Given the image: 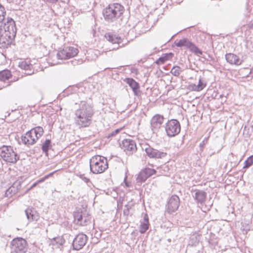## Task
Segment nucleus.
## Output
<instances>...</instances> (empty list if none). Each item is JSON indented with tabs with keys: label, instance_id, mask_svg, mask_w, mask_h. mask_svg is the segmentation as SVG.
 Segmentation results:
<instances>
[{
	"label": "nucleus",
	"instance_id": "f257e3e1",
	"mask_svg": "<svg viewBox=\"0 0 253 253\" xmlns=\"http://www.w3.org/2000/svg\"><path fill=\"white\" fill-rule=\"evenodd\" d=\"M3 22L0 26V43L8 45L15 39L17 29L15 21L11 18L7 17Z\"/></svg>",
	"mask_w": 253,
	"mask_h": 253
},
{
	"label": "nucleus",
	"instance_id": "f03ea898",
	"mask_svg": "<svg viewBox=\"0 0 253 253\" xmlns=\"http://www.w3.org/2000/svg\"><path fill=\"white\" fill-rule=\"evenodd\" d=\"M93 114L91 106L84 102L75 112V123L79 127H87L91 123V119Z\"/></svg>",
	"mask_w": 253,
	"mask_h": 253
},
{
	"label": "nucleus",
	"instance_id": "7ed1b4c3",
	"mask_svg": "<svg viewBox=\"0 0 253 253\" xmlns=\"http://www.w3.org/2000/svg\"><path fill=\"white\" fill-rule=\"evenodd\" d=\"M124 11V7L119 3L109 4L103 11L105 20L108 22H113L118 19Z\"/></svg>",
	"mask_w": 253,
	"mask_h": 253
},
{
	"label": "nucleus",
	"instance_id": "20e7f679",
	"mask_svg": "<svg viewBox=\"0 0 253 253\" xmlns=\"http://www.w3.org/2000/svg\"><path fill=\"white\" fill-rule=\"evenodd\" d=\"M89 167L93 173H102L108 168L107 159L100 155L94 156L89 160Z\"/></svg>",
	"mask_w": 253,
	"mask_h": 253
},
{
	"label": "nucleus",
	"instance_id": "39448f33",
	"mask_svg": "<svg viewBox=\"0 0 253 253\" xmlns=\"http://www.w3.org/2000/svg\"><path fill=\"white\" fill-rule=\"evenodd\" d=\"M43 129L41 126H37L28 131L25 136H22L21 139L26 145L34 144L43 133Z\"/></svg>",
	"mask_w": 253,
	"mask_h": 253
},
{
	"label": "nucleus",
	"instance_id": "423d86ee",
	"mask_svg": "<svg viewBox=\"0 0 253 253\" xmlns=\"http://www.w3.org/2000/svg\"><path fill=\"white\" fill-rule=\"evenodd\" d=\"M0 156L5 162L15 164L19 159V156L10 146L3 145L0 147Z\"/></svg>",
	"mask_w": 253,
	"mask_h": 253
},
{
	"label": "nucleus",
	"instance_id": "0eeeda50",
	"mask_svg": "<svg viewBox=\"0 0 253 253\" xmlns=\"http://www.w3.org/2000/svg\"><path fill=\"white\" fill-rule=\"evenodd\" d=\"M75 222L81 226H85L90 222L91 215L87 210L83 208L77 210L74 213Z\"/></svg>",
	"mask_w": 253,
	"mask_h": 253
},
{
	"label": "nucleus",
	"instance_id": "6e6552de",
	"mask_svg": "<svg viewBox=\"0 0 253 253\" xmlns=\"http://www.w3.org/2000/svg\"><path fill=\"white\" fill-rule=\"evenodd\" d=\"M11 253H25L27 250L26 241L22 238L14 239L11 242Z\"/></svg>",
	"mask_w": 253,
	"mask_h": 253
},
{
	"label": "nucleus",
	"instance_id": "1a4fd4ad",
	"mask_svg": "<svg viewBox=\"0 0 253 253\" xmlns=\"http://www.w3.org/2000/svg\"><path fill=\"white\" fill-rule=\"evenodd\" d=\"M180 123L175 119L169 121L165 126L166 131L169 137H173L178 134L180 131Z\"/></svg>",
	"mask_w": 253,
	"mask_h": 253
},
{
	"label": "nucleus",
	"instance_id": "9d476101",
	"mask_svg": "<svg viewBox=\"0 0 253 253\" xmlns=\"http://www.w3.org/2000/svg\"><path fill=\"white\" fill-rule=\"evenodd\" d=\"M78 53L77 48L72 46H64L58 52L57 56L59 59H66L74 57Z\"/></svg>",
	"mask_w": 253,
	"mask_h": 253
},
{
	"label": "nucleus",
	"instance_id": "9b49d317",
	"mask_svg": "<svg viewBox=\"0 0 253 253\" xmlns=\"http://www.w3.org/2000/svg\"><path fill=\"white\" fill-rule=\"evenodd\" d=\"M174 43L175 45L177 47H186V48H189L190 51L193 52L194 53L198 55H202L203 54L202 51L187 38L181 39L177 42L175 41Z\"/></svg>",
	"mask_w": 253,
	"mask_h": 253
},
{
	"label": "nucleus",
	"instance_id": "f8f14e48",
	"mask_svg": "<svg viewBox=\"0 0 253 253\" xmlns=\"http://www.w3.org/2000/svg\"><path fill=\"white\" fill-rule=\"evenodd\" d=\"M25 178L23 176H20L13 183V184L6 191L5 195L7 197H10L13 195L17 193L21 188V184L23 183Z\"/></svg>",
	"mask_w": 253,
	"mask_h": 253
},
{
	"label": "nucleus",
	"instance_id": "ddd939ff",
	"mask_svg": "<svg viewBox=\"0 0 253 253\" xmlns=\"http://www.w3.org/2000/svg\"><path fill=\"white\" fill-rule=\"evenodd\" d=\"M142 148L145 150L147 155L150 158L162 159L167 155L166 153L160 151L148 145H145Z\"/></svg>",
	"mask_w": 253,
	"mask_h": 253
},
{
	"label": "nucleus",
	"instance_id": "4468645a",
	"mask_svg": "<svg viewBox=\"0 0 253 253\" xmlns=\"http://www.w3.org/2000/svg\"><path fill=\"white\" fill-rule=\"evenodd\" d=\"M179 197L176 195H172L168 202L167 212L171 214L176 211L179 206Z\"/></svg>",
	"mask_w": 253,
	"mask_h": 253
},
{
	"label": "nucleus",
	"instance_id": "2eb2a0df",
	"mask_svg": "<svg viewBox=\"0 0 253 253\" xmlns=\"http://www.w3.org/2000/svg\"><path fill=\"white\" fill-rule=\"evenodd\" d=\"M156 172V170L150 168H145L141 170L136 178L137 183L139 184L144 182L146 180L154 174Z\"/></svg>",
	"mask_w": 253,
	"mask_h": 253
},
{
	"label": "nucleus",
	"instance_id": "dca6fc26",
	"mask_svg": "<svg viewBox=\"0 0 253 253\" xmlns=\"http://www.w3.org/2000/svg\"><path fill=\"white\" fill-rule=\"evenodd\" d=\"M121 147L128 155L133 154L137 150L135 142L129 139L123 140Z\"/></svg>",
	"mask_w": 253,
	"mask_h": 253
},
{
	"label": "nucleus",
	"instance_id": "f3484780",
	"mask_svg": "<svg viewBox=\"0 0 253 253\" xmlns=\"http://www.w3.org/2000/svg\"><path fill=\"white\" fill-rule=\"evenodd\" d=\"M87 236L84 234H79L74 238L73 242V247L75 250H79L86 244Z\"/></svg>",
	"mask_w": 253,
	"mask_h": 253
},
{
	"label": "nucleus",
	"instance_id": "a211bd4d",
	"mask_svg": "<svg viewBox=\"0 0 253 253\" xmlns=\"http://www.w3.org/2000/svg\"><path fill=\"white\" fill-rule=\"evenodd\" d=\"M164 117L159 114L154 116L151 120V128L154 132L159 130L164 122Z\"/></svg>",
	"mask_w": 253,
	"mask_h": 253
},
{
	"label": "nucleus",
	"instance_id": "6ab92c4d",
	"mask_svg": "<svg viewBox=\"0 0 253 253\" xmlns=\"http://www.w3.org/2000/svg\"><path fill=\"white\" fill-rule=\"evenodd\" d=\"M225 59L229 64L235 65H240L243 62L237 55L231 53L226 54Z\"/></svg>",
	"mask_w": 253,
	"mask_h": 253
},
{
	"label": "nucleus",
	"instance_id": "aec40b11",
	"mask_svg": "<svg viewBox=\"0 0 253 253\" xmlns=\"http://www.w3.org/2000/svg\"><path fill=\"white\" fill-rule=\"evenodd\" d=\"M194 197L198 204H202L206 200L207 193L203 190H196Z\"/></svg>",
	"mask_w": 253,
	"mask_h": 253
},
{
	"label": "nucleus",
	"instance_id": "412c9836",
	"mask_svg": "<svg viewBox=\"0 0 253 253\" xmlns=\"http://www.w3.org/2000/svg\"><path fill=\"white\" fill-rule=\"evenodd\" d=\"M25 212L27 218L29 221H37L39 218V216L37 214L36 211L34 209L28 208L25 211Z\"/></svg>",
	"mask_w": 253,
	"mask_h": 253
},
{
	"label": "nucleus",
	"instance_id": "4be33fe9",
	"mask_svg": "<svg viewBox=\"0 0 253 253\" xmlns=\"http://www.w3.org/2000/svg\"><path fill=\"white\" fill-rule=\"evenodd\" d=\"M126 82L132 89L135 95H138V91L139 88V84L132 78L126 79Z\"/></svg>",
	"mask_w": 253,
	"mask_h": 253
},
{
	"label": "nucleus",
	"instance_id": "5701e85b",
	"mask_svg": "<svg viewBox=\"0 0 253 253\" xmlns=\"http://www.w3.org/2000/svg\"><path fill=\"white\" fill-rule=\"evenodd\" d=\"M149 219L147 214H145L143 221H140L139 226V232L141 234H144L149 228Z\"/></svg>",
	"mask_w": 253,
	"mask_h": 253
},
{
	"label": "nucleus",
	"instance_id": "b1692460",
	"mask_svg": "<svg viewBox=\"0 0 253 253\" xmlns=\"http://www.w3.org/2000/svg\"><path fill=\"white\" fill-rule=\"evenodd\" d=\"M19 67L22 69L27 71L28 72L26 73L27 75H30L34 73V71L32 70L33 65L25 61L20 62L19 63Z\"/></svg>",
	"mask_w": 253,
	"mask_h": 253
},
{
	"label": "nucleus",
	"instance_id": "393cba45",
	"mask_svg": "<svg viewBox=\"0 0 253 253\" xmlns=\"http://www.w3.org/2000/svg\"><path fill=\"white\" fill-rule=\"evenodd\" d=\"M173 56L172 53H166L159 57L156 61V63L158 65L163 64L166 61L170 59Z\"/></svg>",
	"mask_w": 253,
	"mask_h": 253
},
{
	"label": "nucleus",
	"instance_id": "a878e982",
	"mask_svg": "<svg viewBox=\"0 0 253 253\" xmlns=\"http://www.w3.org/2000/svg\"><path fill=\"white\" fill-rule=\"evenodd\" d=\"M106 40L112 43H119L122 42V39L120 37H116L110 33H107L105 36Z\"/></svg>",
	"mask_w": 253,
	"mask_h": 253
},
{
	"label": "nucleus",
	"instance_id": "bb28decb",
	"mask_svg": "<svg viewBox=\"0 0 253 253\" xmlns=\"http://www.w3.org/2000/svg\"><path fill=\"white\" fill-rule=\"evenodd\" d=\"M65 242V241L62 237L59 236L52 239L51 241V244L53 246L59 248L60 246L64 244Z\"/></svg>",
	"mask_w": 253,
	"mask_h": 253
},
{
	"label": "nucleus",
	"instance_id": "cd10ccee",
	"mask_svg": "<svg viewBox=\"0 0 253 253\" xmlns=\"http://www.w3.org/2000/svg\"><path fill=\"white\" fill-rule=\"evenodd\" d=\"M51 142L49 139H46L43 143L42 146V152L45 153L46 156L48 155V150L51 148Z\"/></svg>",
	"mask_w": 253,
	"mask_h": 253
},
{
	"label": "nucleus",
	"instance_id": "c85d7f7f",
	"mask_svg": "<svg viewBox=\"0 0 253 253\" xmlns=\"http://www.w3.org/2000/svg\"><path fill=\"white\" fill-rule=\"evenodd\" d=\"M11 77V73L9 70H5L0 72V80L5 81Z\"/></svg>",
	"mask_w": 253,
	"mask_h": 253
},
{
	"label": "nucleus",
	"instance_id": "c756f323",
	"mask_svg": "<svg viewBox=\"0 0 253 253\" xmlns=\"http://www.w3.org/2000/svg\"><path fill=\"white\" fill-rule=\"evenodd\" d=\"M208 242L211 247H214L218 243V239L213 234H211Z\"/></svg>",
	"mask_w": 253,
	"mask_h": 253
},
{
	"label": "nucleus",
	"instance_id": "7c9ffc66",
	"mask_svg": "<svg viewBox=\"0 0 253 253\" xmlns=\"http://www.w3.org/2000/svg\"><path fill=\"white\" fill-rule=\"evenodd\" d=\"M243 169H248L253 165V155L249 157L244 162Z\"/></svg>",
	"mask_w": 253,
	"mask_h": 253
},
{
	"label": "nucleus",
	"instance_id": "2f4dec72",
	"mask_svg": "<svg viewBox=\"0 0 253 253\" xmlns=\"http://www.w3.org/2000/svg\"><path fill=\"white\" fill-rule=\"evenodd\" d=\"M182 72L181 69L179 66H173L170 71V73L174 76L178 77Z\"/></svg>",
	"mask_w": 253,
	"mask_h": 253
},
{
	"label": "nucleus",
	"instance_id": "473e14b6",
	"mask_svg": "<svg viewBox=\"0 0 253 253\" xmlns=\"http://www.w3.org/2000/svg\"><path fill=\"white\" fill-rule=\"evenodd\" d=\"M6 11L5 8L0 4V23L5 20Z\"/></svg>",
	"mask_w": 253,
	"mask_h": 253
},
{
	"label": "nucleus",
	"instance_id": "72a5a7b5",
	"mask_svg": "<svg viewBox=\"0 0 253 253\" xmlns=\"http://www.w3.org/2000/svg\"><path fill=\"white\" fill-rule=\"evenodd\" d=\"M57 171V170H55L52 172H51L49 174H47V175H45L44 176H43V177L40 178V179L38 180L37 181V183H42V182H44L46 179H47L48 178H49V177H51L52 176L53 174L56 172Z\"/></svg>",
	"mask_w": 253,
	"mask_h": 253
},
{
	"label": "nucleus",
	"instance_id": "f704fd0d",
	"mask_svg": "<svg viewBox=\"0 0 253 253\" xmlns=\"http://www.w3.org/2000/svg\"><path fill=\"white\" fill-rule=\"evenodd\" d=\"M197 85L198 86L200 91H201L206 86V84L204 83V82L202 80V79H200L199 80L198 84Z\"/></svg>",
	"mask_w": 253,
	"mask_h": 253
},
{
	"label": "nucleus",
	"instance_id": "c9c22d12",
	"mask_svg": "<svg viewBox=\"0 0 253 253\" xmlns=\"http://www.w3.org/2000/svg\"><path fill=\"white\" fill-rule=\"evenodd\" d=\"M188 88L191 91H200L198 86L194 84H191L189 85Z\"/></svg>",
	"mask_w": 253,
	"mask_h": 253
},
{
	"label": "nucleus",
	"instance_id": "e433bc0d",
	"mask_svg": "<svg viewBox=\"0 0 253 253\" xmlns=\"http://www.w3.org/2000/svg\"><path fill=\"white\" fill-rule=\"evenodd\" d=\"M81 179H82L83 181H84L88 185V183H91V182L89 178H87L85 176L84 174H81L80 176Z\"/></svg>",
	"mask_w": 253,
	"mask_h": 253
},
{
	"label": "nucleus",
	"instance_id": "4c0bfd02",
	"mask_svg": "<svg viewBox=\"0 0 253 253\" xmlns=\"http://www.w3.org/2000/svg\"><path fill=\"white\" fill-rule=\"evenodd\" d=\"M121 129H122V128H120V129L118 128V129H116L114 131H113L112 132H111L109 134L108 137L110 138V137L115 136V135L118 134L120 131V130Z\"/></svg>",
	"mask_w": 253,
	"mask_h": 253
},
{
	"label": "nucleus",
	"instance_id": "58836bf2",
	"mask_svg": "<svg viewBox=\"0 0 253 253\" xmlns=\"http://www.w3.org/2000/svg\"><path fill=\"white\" fill-rule=\"evenodd\" d=\"M124 214L125 215H128L129 214V208L128 205L125 206V208L124 210Z\"/></svg>",
	"mask_w": 253,
	"mask_h": 253
},
{
	"label": "nucleus",
	"instance_id": "ea45409f",
	"mask_svg": "<svg viewBox=\"0 0 253 253\" xmlns=\"http://www.w3.org/2000/svg\"><path fill=\"white\" fill-rule=\"evenodd\" d=\"M208 139L207 138H205L203 141L200 144V146L201 147H203L205 144L207 142Z\"/></svg>",
	"mask_w": 253,
	"mask_h": 253
},
{
	"label": "nucleus",
	"instance_id": "a19ab883",
	"mask_svg": "<svg viewBox=\"0 0 253 253\" xmlns=\"http://www.w3.org/2000/svg\"><path fill=\"white\" fill-rule=\"evenodd\" d=\"M194 241V243L193 244V245H196L198 243L199 240L197 239L196 237H193L191 238V240Z\"/></svg>",
	"mask_w": 253,
	"mask_h": 253
},
{
	"label": "nucleus",
	"instance_id": "79ce46f5",
	"mask_svg": "<svg viewBox=\"0 0 253 253\" xmlns=\"http://www.w3.org/2000/svg\"><path fill=\"white\" fill-rule=\"evenodd\" d=\"M42 0L46 2L54 3H56L58 0Z\"/></svg>",
	"mask_w": 253,
	"mask_h": 253
},
{
	"label": "nucleus",
	"instance_id": "37998d69",
	"mask_svg": "<svg viewBox=\"0 0 253 253\" xmlns=\"http://www.w3.org/2000/svg\"><path fill=\"white\" fill-rule=\"evenodd\" d=\"M38 184V183H37V181H36V182H35L34 183H33V184L32 185V186H31L32 187V188H33L34 187H36V186L37 185V184Z\"/></svg>",
	"mask_w": 253,
	"mask_h": 253
},
{
	"label": "nucleus",
	"instance_id": "c03bdc74",
	"mask_svg": "<svg viewBox=\"0 0 253 253\" xmlns=\"http://www.w3.org/2000/svg\"><path fill=\"white\" fill-rule=\"evenodd\" d=\"M33 188H32L31 186H30L29 188H28L27 190L26 191L25 193H27L30 190H31V189H32Z\"/></svg>",
	"mask_w": 253,
	"mask_h": 253
},
{
	"label": "nucleus",
	"instance_id": "a18cd8bd",
	"mask_svg": "<svg viewBox=\"0 0 253 253\" xmlns=\"http://www.w3.org/2000/svg\"><path fill=\"white\" fill-rule=\"evenodd\" d=\"M71 62H72V63L73 64V65H75V64H74V63H73V62H75V63H77V62L76 61H72Z\"/></svg>",
	"mask_w": 253,
	"mask_h": 253
}]
</instances>
